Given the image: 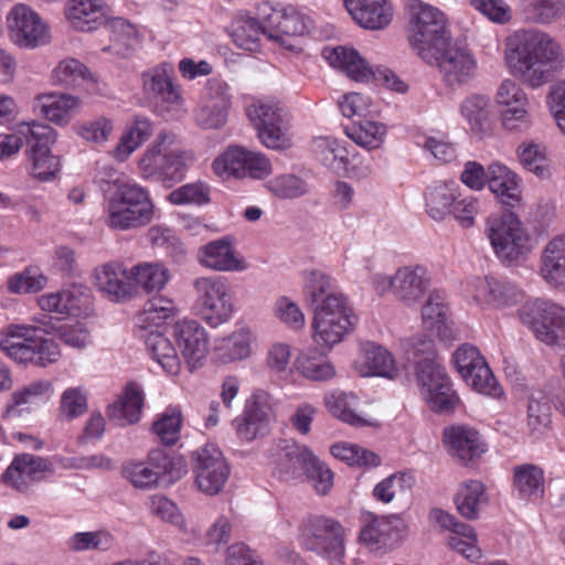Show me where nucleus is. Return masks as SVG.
Returning <instances> with one entry per match:
<instances>
[{"label":"nucleus","instance_id":"nucleus-1","mask_svg":"<svg viewBox=\"0 0 565 565\" xmlns=\"http://www.w3.org/2000/svg\"><path fill=\"white\" fill-rule=\"evenodd\" d=\"M303 296L313 311V339L319 345L332 348L353 329L356 317L348 297L338 290L332 277L313 269L306 274Z\"/></svg>","mask_w":565,"mask_h":565},{"label":"nucleus","instance_id":"nucleus-2","mask_svg":"<svg viewBox=\"0 0 565 565\" xmlns=\"http://www.w3.org/2000/svg\"><path fill=\"white\" fill-rule=\"evenodd\" d=\"M505 60L511 73L536 88L562 67L561 46L546 33L520 30L507 40Z\"/></svg>","mask_w":565,"mask_h":565},{"label":"nucleus","instance_id":"nucleus-3","mask_svg":"<svg viewBox=\"0 0 565 565\" xmlns=\"http://www.w3.org/2000/svg\"><path fill=\"white\" fill-rule=\"evenodd\" d=\"M414 364L415 377L422 396L437 413L451 412L459 402L450 377L438 361L435 343L425 337L414 339L406 350Z\"/></svg>","mask_w":565,"mask_h":565},{"label":"nucleus","instance_id":"nucleus-4","mask_svg":"<svg viewBox=\"0 0 565 565\" xmlns=\"http://www.w3.org/2000/svg\"><path fill=\"white\" fill-rule=\"evenodd\" d=\"M414 364L415 377L422 396L437 413L451 412L459 402L450 377L438 361L435 343L425 337L414 339L406 350Z\"/></svg>","mask_w":565,"mask_h":565},{"label":"nucleus","instance_id":"nucleus-5","mask_svg":"<svg viewBox=\"0 0 565 565\" xmlns=\"http://www.w3.org/2000/svg\"><path fill=\"white\" fill-rule=\"evenodd\" d=\"M178 141V136L169 130L157 135L138 162L143 179L154 178L166 186L183 180L195 157L191 150L174 147Z\"/></svg>","mask_w":565,"mask_h":565},{"label":"nucleus","instance_id":"nucleus-6","mask_svg":"<svg viewBox=\"0 0 565 565\" xmlns=\"http://www.w3.org/2000/svg\"><path fill=\"white\" fill-rule=\"evenodd\" d=\"M154 215V205L147 189L136 182L116 184L107 199L106 224L114 230L127 231L145 226Z\"/></svg>","mask_w":565,"mask_h":565},{"label":"nucleus","instance_id":"nucleus-7","mask_svg":"<svg viewBox=\"0 0 565 565\" xmlns=\"http://www.w3.org/2000/svg\"><path fill=\"white\" fill-rule=\"evenodd\" d=\"M408 40L423 60H429L433 52L449 41L447 20L437 8L414 0L408 6Z\"/></svg>","mask_w":565,"mask_h":565},{"label":"nucleus","instance_id":"nucleus-8","mask_svg":"<svg viewBox=\"0 0 565 565\" xmlns=\"http://www.w3.org/2000/svg\"><path fill=\"white\" fill-rule=\"evenodd\" d=\"M460 179L473 190H481L487 182L491 192L507 206L514 207L520 203L521 190L518 175L499 162L489 164L486 171L480 163L468 161Z\"/></svg>","mask_w":565,"mask_h":565},{"label":"nucleus","instance_id":"nucleus-9","mask_svg":"<svg viewBox=\"0 0 565 565\" xmlns=\"http://www.w3.org/2000/svg\"><path fill=\"white\" fill-rule=\"evenodd\" d=\"M487 235L495 255L503 262H519L532 250L531 238L513 213H505L501 217H489Z\"/></svg>","mask_w":565,"mask_h":565},{"label":"nucleus","instance_id":"nucleus-10","mask_svg":"<svg viewBox=\"0 0 565 565\" xmlns=\"http://www.w3.org/2000/svg\"><path fill=\"white\" fill-rule=\"evenodd\" d=\"M301 545L323 558L331 565H342L344 556V531L332 519L312 516L303 521L299 536Z\"/></svg>","mask_w":565,"mask_h":565},{"label":"nucleus","instance_id":"nucleus-11","mask_svg":"<svg viewBox=\"0 0 565 565\" xmlns=\"http://www.w3.org/2000/svg\"><path fill=\"white\" fill-rule=\"evenodd\" d=\"M323 56L332 67L343 71L350 78L356 82H366L370 78H374L385 87L397 93H405L408 88L407 84L390 68L377 67L373 71L353 49L343 46L326 47Z\"/></svg>","mask_w":565,"mask_h":565},{"label":"nucleus","instance_id":"nucleus-12","mask_svg":"<svg viewBox=\"0 0 565 565\" xmlns=\"http://www.w3.org/2000/svg\"><path fill=\"white\" fill-rule=\"evenodd\" d=\"M521 322L550 345L565 338V307L546 299L525 302L519 310Z\"/></svg>","mask_w":565,"mask_h":565},{"label":"nucleus","instance_id":"nucleus-13","mask_svg":"<svg viewBox=\"0 0 565 565\" xmlns=\"http://www.w3.org/2000/svg\"><path fill=\"white\" fill-rule=\"evenodd\" d=\"M446 86L455 88L467 84L477 73V61L466 43L446 42L433 56Z\"/></svg>","mask_w":565,"mask_h":565},{"label":"nucleus","instance_id":"nucleus-14","mask_svg":"<svg viewBox=\"0 0 565 565\" xmlns=\"http://www.w3.org/2000/svg\"><path fill=\"white\" fill-rule=\"evenodd\" d=\"M452 362L467 385L481 394L499 397L502 390L479 350L465 343L452 354Z\"/></svg>","mask_w":565,"mask_h":565},{"label":"nucleus","instance_id":"nucleus-15","mask_svg":"<svg viewBox=\"0 0 565 565\" xmlns=\"http://www.w3.org/2000/svg\"><path fill=\"white\" fill-rule=\"evenodd\" d=\"M247 116L257 129L264 146L271 149L290 147L287 124L282 108L269 100H257L248 106Z\"/></svg>","mask_w":565,"mask_h":565},{"label":"nucleus","instance_id":"nucleus-16","mask_svg":"<svg viewBox=\"0 0 565 565\" xmlns=\"http://www.w3.org/2000/svg\"><path fill=\"white\" fill-rule=\"evenodd\" d=\"M143 89L158 111L168 118L178 119L185 113L182 90L173 83L166 65L143 74Z\"/></svg>","mask_w":565,"mask_h":565},{"label":"nucleus","instance_id":"nucleus-17","mask_svg":"<svg viewBox=\"0 0 565 565\" xmlns=\"http://www.w3.org/2000/svg\"><path fill=\"white\" fill-rule=\"evenodd\" d=\"M11 41L23 49H35L50 42V29L38 12L26 4H15L7 17Z\"/></svg>","mask_w":565,"mask_h":565},{"label":"nucleus","instance_id":"nucleus-18","mask_svg":"<svg viewBox=\"0 0 565 565\" xmlns=\"http://www.w3.org/2000/svg\"><path fill=\"white\" fill-rule=\"evenodd\" d=\"M195 484L205 494H217L230 477V467L222 451L205 445L192 452Z\"/></svg>","mask_w":565,"mask_h":565},{"label":"nucleus","instance_id":"nucleus-19","mask_svg":"<svg viewBox=\"0 0 565 565\" xmlns=\"http://www.w3.org/2000/svg\"><path fill=\"white\" fill-rule=\"evenodd\" d=\"M193 287L198 294L199 312L211 327H217L231 318L233 305L222 279L201 277L194 280Z\"/></svg>","mask_w":565,"mask_h":565},{"label":"nucleus","instance_id":"nucleus-20","mask_svg":"<svg viewBox=\"0 0 565 565\" xmlns=\"http://www.w3.org/2000/svg\"><path fill=\"white\" fill-rule=\"evenodd\" d=\"M216 174H232L236 178L264 179L271 173L270 161L260 152L243 147H230L213 161Z\"/></svg>","mask_w":565,"mask_h":565},{"label":"nucleus","instance_id":"nucleus-21","mask_svg":"<svg viewBox=\"0 0 565 565\" xmlns=\"http://www.w3.org/2000/svg\"><path fill=\"white\" fill-rule=\"evenodd\" d=\"M273 420L270 396L258 391L246 401L242 416L236 417L232 425L242 440L253 441L269 434Z\"/></svg>","mask_w":565,"mask_h":565},{"label":"nucleus","instance_id":"nucleus-22","mask_svg":"<svg viewBox=\"0 0 565 565\" xmlns=\"http://www.w3.org/2000/svg\"><path fill=\"white\" fill-rule=\"evenodd\" d=\"M31 132V148L26 151L30 166V173L40 181L53 179L60 171V158L51 153L50 147L56 140L55 130L49 125H35L34 130L23 127L22 130Z\"/></svg>","mask_w":565,"mask_h":565},{"label":"nucleus","instance_id":"nucleus-23","mask_svg":"<svg viewBox=\"0 0 565 565\" xmlns=\"http://www.w3.org/2000/svg\"><path fill=\"white\" fill-rule=\"evenodd\" d=\"M173 337L189 370L201 367L210 351V338L196 320H182L174 324Z\"/></svg>","mask_w":565,"mask_h":565},{"label":"nucleus","instance_id":"nucleus-24","mask_svg":"<svg viewBox=\"0 0 565 565\" xmlns=\"http://www.w3.org/2000/svg\"><path fill=\"white\" fill-rule=\"evenodd\" d=\"M405 524L399 516H375L367 513L363 520L360 540L372 551L385 553L393 548L402 539Z\"/></svg>","mask_w":565,"mask_h":565},{"label":"nucleus","instance_id":"nucleus-25","mask_svg":"<svg viewBox=\"0 0 565 565\" xmlns=\"http://www.w3.org/2000/svg\"><path fill=\"white\" fill-rule=\"evenodd\" d=\"M45 472H54L49 459L23 452L13 458L2 475V482L19 492H26L32 482L44 478Z\"/></svg>","mask_w":565,"mask_h":565},{"label":"nucleus","instance_id":"nucleus-26","mask_svg":"<svg viewBox=\"0 0 565 565\" xmlns=\"http://www.w3.org/2000/svg\"><path fill=\"white\" fill-rule=\"evenodd\" d=\"M444 443L452 458L469 465L486 451L480 434L468 425H452L444 429Z\"/></svg>","mask_w":565,"mask_h":565},{"label":"nucleus","instance_id":"nucleus-27","mask_svg":"<svg viewBox=\"0 0 565 565\" xmlns=\"http://www.w3.org/2000/svg\"><path fill=\"white\" fill-rule=\"evenodd\" d=\"M274 471L285 481L297 480L313 458V452L292 439L280 440L276 448Z\"/></svg>","mask_w":565,"mask_h":565},{"label":"nucleus","instance_id":"nucleus-28","mask_svg":"<svg viewBox=\"0 0 565 565\" xmlns=\"http://www.w3.org/2000/svg\"><path fill=\"white\" fill-rule=\"evenodd\" d=\"M127 270L120 263L111 262L97 267L94 271L95 285L110 301L121 302L134 295V285Z\"/></svg>","mask_w":565,"mask_h":565},{"label":"nucleus","instance_id":"nucleus-29","mask_svg":"<svg viewBox=\"0 0 565 565\" xmlns=\"http://www.w3.org/2000/svg\"><path fill=\"white\" fill-rule=\"evenodd\" d=\"M308 29L305 17L295 10L271 9V12L264 19L267 38L286 47H291L290 40L303 35Z\"/></svg>","mask_w":565,"mask_h":565},{"label":"nucleus","instance_id":"nucleus-30","mask_svg":"<svg viewBox=\"0 0 565 565\" xmlns=\"http://www.w3.org/2000/svg\"><path fill=\"white\" fill-rule=\"evenodd\" d=\"M352 19L367 30H383L393 20L390 0H343Z\"/></svg>","mask_w":565,"mask_h":565},{"label":"nucleus","instance_id":"nucleus-31","mask_svg":"<svg viewBox=\"0 0 565 565\" xmlns=\"http://www.w3.org/2000/svg\"><path fill=\"white\" fill-rule=\"evenodd\" d=\"M539 275L550 287L565 290V235L554 237L544 246Z\"/></svg>","mask_w":565,"mask_h":565},{"label":"nucleus","instance_id":"nucleus-32","mask_svg":"<svg viewBox=\"0 0 565 565\" xmlns=\"http://www.w3.org/2000/svg\"><path fill=\"white\" fill-rule=\"evenodd\" d=\"M429 281L425 267H401L395 271V298L408 306L414 305L425 296Z\"/></svg>","mask_w":565,"mask_h":565},{"label":"nucleus","instance_id":"nucleus-33","mask_svg":"<svg viewBox=\"0 0 565 565\" xmlns=\"http://www.w3.org/2000/svg\"><path fill=\"white\" fill-rule=\"evenodd\" d=\"M497 102L505 107L502 110V124L507 129L519 127L518 122H526L527 98L524 92L511 79H504L497 92Z\"/></svg>","mask_w":565,"mask_h":565},{"label":"nucleus","instance_id":"nucleus-34","mask_svg":"<svg viewBox=\"0 0 565 565\" xmlns=\"http://www.w3.org/2000/svg\"><path fill=\"white\" fill-rule=\"evenodd\" d=\"M355 367L362 376L394 379L397 375V369L392 354L373 342L363 344L361 356L355 362Z\"/></svg>","mask_w":565,"mask_h":565},{"label":"nucleus","instance_id":"nucleus-35","mask_svg":"<svg viewBox=\"0 0 565 565\" xmlns=\"http://www.w3.org/2000/svg\"><path fill=\"white\" fill-rule=\"evenodd\" d=\"M475 298L504 308L516 305L522 299V290L511 281L486 277L478 280Z\"/></svg>","mask_w":565,"mask_h":565},{"label":"nucleus","instance_id":"nucleus-36","mask_svg":"<svg viewBox=\"0 0 565 565\" xmlns=\"http://www.w3.org/2000/svg\"><path fill=\"white\" fill-rule=\"evenodd\" d=\"M200 263L217 271H242L246 269L243 259L235 256L230 241L222 238L207 243L199 250Z\"/></svg>","mask_w":565,"mask_h":565},{"label":"nucleus","instance_id":"nucleus-37","mask_svg":"<svg viewBox=\"0 0 565 565\" xmlns=\"http://www.w3.org/2000/svg\"><path fill=\"white\" fill-rule=\"evenodd\" d=\"M493 107L488 96L473 94L460 104V114L469 125L471 132L484 137L492 128Z\"/></svg>","mask_w":565,"mask_h":565},{"label":"nucleus","instance_id":"nucleus-38","mask_svg":"<svg viewBox=\"0 0 565 565\" xmlns=\"http://www.w3.org/2000/svg\"><path fill=\"white\" fill-rule=\"evenodd\" d=\"M66 17L75 29L89 32L105 24L106 8L102 0H70Z\"/></svg>","mask_w":565,"mask_h":565},{"label":"nucleus","instance_id":"nucleus-39","mask_svg":"<svg viewBox=\"0 0 565 565\" xmlns=\"http://www.w3.org/2000/svg\"><path fill=\"white\" fill-rule=\"evenodd\" d=\"M42 330L31 326H10L0 333V350L19 363H26L30 347Z\"/></svg>","mask_w":565,"mask_h":565},{"label":"nucleus","instance_id":"nucleus-40","mask_svg":"<svg viewBox=\"0 0 565 565\" xmlns=\"http://www.w3.org/2000/svg\"><path fill=\"white\" fill-rule=\"evenodd\" d=\"M135 287L146 294L159 292L171 278L170 270L160 262H143L129 269V276Z\"/></svg>","mask_w":565,"mask_h":565},{"label":"nucleus","instance_id":"nucleus-41","mask_svg":"<svg viewBox=\"0 0 565 565\" xmlns=\"http://www.w3.org/2000/svg\"><path fill=\"white\" fill-rule=\"evenodd\" d=\"M151 358L170 375L181 370V361L171 341L159 331H148L141 335Z\"/></svg>","mask_w":565,"mask_h":565},{"label":"nucleus","instance_id":"nucleus-42","mask_svg":"<svg viewBox=\"0 0 565 565\" xmlns=\"http://www.w3.org/2000/svg\"><path fill=\"white\" fill-rule=\"evenodd\" d=\"M143 398L137 386H127L124 394L108 406L107 416L118 426L135 424L140 419Z\"/></svg>","mask_w":565,"mask_h":565},{"label":"nucleus","instance_id":"nucleus-43","mask_svg":"<svg viewBox=\"0 0 565 565\" xmlns=\"http://www.w3.org/2000/svg\"><path fill=\"white\" fill-rule=\"evenodd\" d=\"M544 481V471L533 463L520 465L513 469V486L523 499L542 497Z\"/></svg>","mask_w":565,"mask_h":565},{"label":"nucleus","instance_id":"nucleus-44","mask_svg":"<svg viewBox=\"0 0 565 565\" xmlns=\"http://www.w3.org/2000/svg\"><path fill=\"white\" fill-rule=\"evenodd\" d=\"M215 354L222 363L243 360L250 354V332L239 328L228 337L218 339L215 343Z\"/></svg>","mask_w":565,"mask_h":565},{"label":"nucleus","instance_id":"nucleus-45","mask_svg":"<svg viewBox=\"0 0 565 565\" xmlns=\"http://www.w3.org/2000/svg\"><path fill=\"white\" fill-rule=\"evenodd\" d=\"M311 151L323 166L331 169H341L343 166L349 164V149L344 142L334 138H315L311 142Z\"/></svg>","mask_w":565,"mask_h":565},{"label":"nucleus","instance_id":"nucleus-46","mask_svg":"<svg viewBox=\"0 0 565 565\" xmlns=\"http://www.w3.org/2000/svg\"><path fill=\"white\" fill-rule=\"evenodd\" d=\"M486 501V487L479 480H468L463 482L455 497L458 512L467 520L477 519L479 508Z\"/></svg>","mask_w":565,"mask_h":565},{"label":"nucleus","instance_id":"nucleus-47","mask_svg":"<svg viewBox=\"0 0 565 565\" xmlns=\"http://www.w3.org/2000/svg\"><path fill=\"white\" fill-rule=\"evenodd\" d=\"M455 196V189L446 182L428 186L425 192L427 214L435 221L445 220L451 213Z\"/></svg>","mask_w":565,"mask_h":565},{"label":"nucleus","instance_id":"nucleus-48","mask_svg":"<svg viewBox=\"0 0 565 565\" xmlns=\"http://www.w3.org/2000/svg\"><path fill=\"white\" fill-rule=\"evenodd\" d=\"M345 134L356 145L366 149H376L384 141L386 127L377 121L363 118L347 126Z\"/></svg>","mask_w":565,"mask_h":565},{"label":"nucleus","instance_id":"nucleus-49","mask_svg":"<svg viewBox=\"0 0 565 565\" xmlns=\"http://www.w3.org/2000/svg\"><path fill=\"white\" fill-rule=\"evenodd\" d=\"M150 463L156 468L159 484H171L188 471L183 457L169 456L161 449L150 451Z\"/></svg>","mask_w":565,"mask_h":565},{"label":"nucleus","instance_id":"nucleus-50","mask_svg":"<svg viewBox=\"0 0 565 565\" xmlns=\"http://www.w3.org/2000/svg\"><path fill=\"white\" fill-rule=\"evenodd\" d=\"M152 134V125L146 117L137 116L132 125L121 136L114 156L119 161H125L142 142Z\"/></svg>","mask_w":565,"mask_h":565},{"label":"nucleus","instance_id":"nucleus-51","mask_svg":"<svg viewBox=\"0 0 565 565\" xmlns=\"http://www.w3.org/2000/svg\"><path fill=\"white\" fill-rule=\"evenodd\" d=\"M231 35L238 47L254 52L259 47L260 36H267V33L264 30V22L260 24L255 18L239 17L232 24Z\"/></svg>","mask_w":565,"mask_h":565},{"label":"nucleus","instance_id":"nucleus-52","mask_svg":"<svg viewBox=\"0 0 565 565\" xmlns=\"http://www.w3.org/2000/svg\"><path fill=\"white\" fill-rule=\"evenodd\" d=\"M296 365L305 377L312 381H327L335 374L331 362L317 350L301 352L296 360Z\"/></svg>","mask_w":565,"mask_h":565},{"label":"nucleus","instance_id":"nucleus-53","mask_svg":"<svg viewBox=\"0 0 565 565\" xmlns=\"http://www.w3.org/2000/svg\"><path fill=\"white\" fill-rule=\"evenodd\" d=\"M78 104L76 97L66 94H47L40 97L41 113L56 124H66Z\"/></svg>","mask_w":565,"mask_h":565},{"label":"nucleus","instance_id":"nucleus-54","mask_svg":"<svg viewBox=\"0 0 565 565\" xmlns=\"http://www.w3.org/2000/svg\"><path fill=\"white\" fill-rule=\"evenodd\" d=\"M519 158L522 166L540 179L551 177L545 146L534 141L524 142L519 147Z\"/></svg>","mask_w":565,"mask_h":565},{"label":"nucleus","instance_id":"nucleus-55","mask_svg":"<svg viewBox=\"0 0 565 565\" xmlns=\"http://www.w3.org/2000/svg\"><path fill=\"white\" fill-rule=\"evenodd\" d=\"M522 8L527 20L548 24L562 15L565 0H522Z\"/></svg>","mask_w":565,"mask_h":565},{"label":"nucleus","instance_id":"nucleus-56","mask_svg":"<svg viewBox=\"0 0 565 565\" xmlns=\"http://www.w3.org/2000/svg\"><path fill=\"white\" fill-rule=\"evenodd\" d=\"M115 537L106 530L77 532L70 537L67 546L73 552L99 551L106 552L114 547Z\"/></svg>","mask_w":565,"mask_h":565},{"label":"nucleus","instance_id":"nucleus-57","mask_svg":"<svg viewBox=\"0 0 565 565\" xmlns=\"http://www.w3.org/2000/svg\"><path fill=\"white\" fill-rule=\"evenodd\" d=\"M50 392L51 383L47 381H35L25 385L11 395V401L7 405L4 415H19L23 406L36 403L47 396Z\"/></svg>","mask_w":565,"mask_h":565},{"label":"nucleus","instance_id":"nucleus-58","mask_svg":"<svg viewBox=\"0 0 565 565\" xmlns=\"http://www.w3.org/2000/svg\"><path fill=\"white\" fill-rule=\"evenodd\" d=\"M39 305L44 311L76 316L79 313L82 300L77 291L62 290L41 296Z\"/></svg>","mask_w":565,"mask_h":565},{"label":"nucleus","instance_id":"nucleus-59","mask_svg":"<svg viewBox=\"0 0 565 565\" xmlns=\"http://www.w3.org/2000/svg\"><path fill=\"white\" fill-rule=\"evenodd\" d=\"M267 190L282 200H292L306 195L310 186L306 180L295 174H280L266 183Z\"/></svg>","mask_w":565,"mask_h":565},{"label":"nucleus","instance_id":"nucleus-60","mask_svg":"<svg viewBox=\"0 0 565 565\" xmlns=\"http://www.w3.org/2000/svg\"><path fill=\"white\" fill-rule=\"evenodd\" d=\"M149 295L150 297L143 305L139 320L159 326L163 320L174 315L177 307L172 298L162 295L160 291Z\"/></svg>","mask_w":565,"mask_h":565},{"label":"nucleus","instance_id":"nucleus-61","mask_svg":"<svg viewBox=\"0 0 565 565\" xmlns=\"http://www.w3.org/2000/svg\"><path fill=\"white\" fill-rule=\"evenodd\" d=\"M326 405L333 416L354 426H363L365 420L353 412L356 396L344 392H333L326 396Z\"/></svg>","mask_w":565,"mask_h":565},{"label":"nucleus","instance_id":"nucleus-62","mask_svg":"<svg viewBox=\"0 0 565 565\" xmlns=\"http://www.w3.org/2000/svg\"><path fill=\"white\" fill-rule=\"evenodd\" d=\"M552 424V408L545 397H531L527 404V427L532 435L545 434Z\"/></svg>","mask_w":565,"mask_h":565},{"label":"nucleus","instance_id":"nucleus-63","mask_svg":"<svg viewBox=\"0 0 565 565\" xmlns=\"http://www.w3.org/2000/svg\"><path fill=\"white\" fill-rule=\"evenodd\" d=\"M8 289L13 294L38 292L46 285V277L35 267H26L23 271L9 277Z\"/></svg>","mask_w":565,"mask_h":565},{"label":"nucleus","instance_id":"nucleus-64","mask_svg":"<svg viewBox=\"0 0 565 565\" xmlns=\"http://www.w3.org/2000/svg\"><path fill=\"white\" fill-rule=\"evenodd\" d=\"M168 201L175 205H203L210 202V188L202 182L188 183L170 192Z\"/></svg>","mask_w":565,"mask_h":565}]
</instances>
